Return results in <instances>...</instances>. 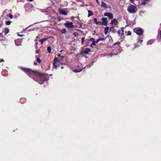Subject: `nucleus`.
<instances>
[{
	"instance_id": "9d476101",
	"label": "nucleus",
	"mask_w": 161,
	"mask_h": 161,
	"mask_svg": "<svg viewBox=\"0 0 161 161\" xmlns=\"http://www.w3.org/2000/svg\"><path fill=\"white\" fill-rule=\"evenodd\" d=\"M22 41L20 39H18L15 40V43L16 46H20L21 45Z\"/></svg>"
},
{
	"instance_id": "de8ad7c7",
	"label": "nucleus",
	"mask_w": 161,
	"mask_h": 161,
	"mask_svg": "<svg viewBox=\"0 0 161 161\" xmlns=\"http://www.w3.org/2000/svg\"><path fill=\"white\" fill-rule=\"evenodd\" d=\"M0 36H3V35H1L0 33Z\"/></svg>"
},
{
	"instance_id": "5701e85b",
	"label": "nucleus",
	"mask_w": 161,
	"mask_h": 161,
	"mask_svg": "<svg viewBox=\"0 0 161 161\" xmlns=\"http://www.w3.org/2000/svg\"><path fill=\"white\" fill-rule=\"evenodd\" d=\"M47 51L48 53H50L51 52V48L50 46H48L47 47Z\"/></svg>"
},
{
	"instance_id": "49530a36",
	"label": "nucleus",
	"mask_w": 161,
	"mask_h": 161,
	"mask_svg": "<svg viewBox=\"0 0 161 161\" xmlns=\"http://www.w3.org/2000/svg\"><path fill=\"white\" fill-rule=\"evenodd\" d=\"M92 45H93V44H92V43L91 44V46L92 47H92Z\"/></svg>"
},
{
	"instance_id": "f03ea898",
	"label": "nucleus",
	"mask_w": 161,
	"mask_h": 161,
	"mask_svg": "<svg viewBox=\"0 0 161 161\" xmlns=\"http://www.w3.org/2000/svg\"><path fill=\"white\" fill-rule=\"evenodd\" d=\"M101 20H102V22L97 21L96 18L93 19L94 22L97 25H100L106 26L107 25V18L103 17L102 19Z\"/></svg>"
},
{
	"instance_id": "1a4fd4ad",
	"label": "nucleus",
	"mask_w": 161,
	"mask_h": 161,
	"mask_svg": "<svg viewBox=\"0 0 161 161\" xmlns=\"http://www.w3.org/2000/svg\"><path fill=\"white\" fill-rule=\"evenodd\" d=\"M105 16H107L109 19H112L113 18V14L109 13H104Z\"/></svg>"
},
{
	"instance_id": "79ce46f5",
	"label": "nucleus",
	"mask_w": 161,
	"mask_h": 161,
	"mask_svg": "<svg viewBox=\"0 0 161 161\" xmlns=\"http://www.w3.org/2000/svg\"><path fill=\"white\" fill-rule=\"evenodd\" d=\"M84 41H81V44H83L84 43Z\"/></svg>"
},
{
	"instance_id": "39448f33",
	"label": "nucleus",
	"mask_w": 161,
	"mask_h": 161,
	"mask_svg": "<svg viewBox=\"0 0 161 161\" xmlns=\"http://www.w3.org/2000/svg\"><path fill=\"white\" fill-rule=\"evenodd\" d=\"M64 26L67 28H72L74 26L72 22L68 21L64 24Z\"/></svg>"
},
{
	"instance_id": "c85d7f7f",
	"label": "nucleus",
	"mask_w": 161,
	"mask_h": 161,
	"mask_svg": "<svg viewBox=\"0 0 161 161\" xmlns=\"http://www.w3.org/2000/svg\"><path fill=\"white\" fill-rule=\"evenodd\" d=\"M120 43V42H116L113 44V46H115L116 45H119Z\"/></svg>"
},
{
	"instance_id": "20e7f679",
	"label": "nucleus",
	"mask_w": 161,
	"mask_h": 161,
	"mask_svg": "<svg viewBox=\"0 0 161 161\" xmlns=\"http://www.w3.org/2000/svg\"><path fill=\"white\" fill-rule=\"evenodd\" d=\"M59 63V61L58 60L57 58L55 57L54 58V62L53 63V65L54 66V67L55 69H56L57 67H60L61 69H63L64 68L63 66H61L62 65H63V64L61 63L60 64H58Z\"/></svg>"
},
{
	"instance_id": "9b49d317",
	"label": "nucleus",
	"mask_w": 161,
	"mask_h": 161,
	"mask_svg": "<svg viewBox=\"0 0 161 161\" xmlns=\"http://www.w3.org/2000/svg\"><path fill=\"white\" fill-rule=\"evenodd\" d=\"M118 23V20L115 18L111 20L110 24L111 25H116Z\"/></svg>"
},
{
	"instance_id": "4468645a",
	"label": "nucleus",
	"mask_w": 161,
	"mask_h": 161,
	"mask_svg": "<svg viewBox=\"0 0 161 161\" xmlns=\"http://www.w3.org/2000/svg\"><path fill=\"white\" fill-rule=\"evenodd\" d=\"M48 38H43L42 39L40 40L39 42H41V44H43L44 42L47 40Z\"/></svg>"
},
{
	"instance_id": "72a5a7b5",
	"label": "nucleus",
	"mask_w": 161,
	"mask_h": 161,
	"mask_svg": "<svg viewBox=\"0 0 161 161\" xmlns=\"http://www.w3.org/2000/svg\"><path fill=\"white\" fill-rule=\"evenodd\" d=\"M9 17L11 18L12 19L13 17V15L11 14H9Z\"/></svg>"
},
{
	"instance_id": "6e6552de",
	"label": "nucleus",
	"mask_w": 161,
	"mask_h": 161,
	"mask_svg": "<svg viewBox=\"0 0 161 161\" xmlns=\"http://www.w3.org/2000/svg\"><path fill=\"white\" fill-rule=\"evenodd\" d=\"M67 8L62 9L61 10H59V12L60 14H63L64 15H66L68 14V11L66 10Z\"/></svg>"
},
{
	"instance_id": "09e8293b",
	"label": "nucleus",
	"mask_w": 161,
	"mask_h": 161,
	"mask_svg": "<svg viewBox=\"0 0 161 161\" xmlns=\"http://www.w3.org/2000/svg\"><path fill=\"white\" fill-rule=\"evenodd\" d=\"M38 36H37L36 37V38H38Z\"/></svg>"
},
{
	"instance_id": "423d86ee",
	"label": "nucleus",
	"mask_w": 161,
	"mask_h": 161,
	"mask_svg": "<svg viewBox=\"0 0 161 161\" xmlns=\"http://www.w3.org/2000/svg\"><path fill=\"white\" fill-rule=\"evenodd\" d=\"M134 31L139 36L142 35L143 33V31L141 28H136L134 29Z\"/></svg>"
},
{
	"instance_id": "b1692460",
	"label": "nucleus",
	"mask_w": 161,
	"mask_h": 161,
	"mask_svg": "<svg viewBox=\"0 0 161 161\" xmlns=\"http://www.w3.org/2000/svg\"><path fill=\"white\" fill-rule=\"evenodd\" d=\"M117 33L119 36H121V31L120 30H118L117 31Z\"/></svg>"
},
{
	"instance_id": "ddd939ff",
	"label": "nucleus",
	"mask_w": 161,
	"mask_h": 161,
	"mask_svg": "<svg viewBox=\"0 0 161 161\" xmlns=\"http://www.w3.org/2000/svg\"><path fill=\"white\" fill-rule=\"evenodd\" d=\"M101 7H102L104 8H108L107 6L106 3L103 2H102Z\"/></svg>"
},
{
	"instance_id": "dca6fc26",
	"label": "nucleus",
	"mask_w": 161,
	"mask_h": 161,
	"mask_svg": "<svg viewBox=\"0 0 161 161\" xmlns=\"http://www.w3.org/2000/svg\"><path fill=\"white\" fill-rule=\"evenodd\" d=\"M154 40L151 39L148 41L147 42V45H150L151 44L153 43H154Z\"/></svg>"
},
{
	"instance_id": "393cba45",
	"label": "nucleus",
	"mask_w": 161,
	"mask_h": 161,
	"mask_svg": "<svg viewBox=\"0 0 161 161\" xmlns=\"http://www.w3.org/2000/svg\"><path fill=\"white\" fill-rule=\"evenodd\" d=\"M11 21H7L5 22V24L7 25H9L11 24Z\"/></svg>"
},
{
	"instance_id": "8fccbe9b",
	"label": "nucleus",
	"mask_w": 161,
	"mask_h": 161,
	"mask_svg": "<svg viewBox=\"0 0 161 161\" xmlns=\"http://www.w3.org/2000/svg\"><path fill=\"white\" fill-rule=\"evenodd\" d=\"M38 52H37V51H36V53H37Z\"/></svg>"
},
{
	"instance_id": "c756f323",
	"label": "nucleus",
	"mask_w": 161,
	"mask_h": 161,
	"mask_svg": "<svg viewBox=\"0 0 161 161\" xmlns=\"http://www.w3.org/2000/svg\"><path fill=\"white\" fill-rule=\"evenodd\" d=\"M98 42H97V41H95V40L94 41L92 42V44H93V45H95L96 43H97Z\"/></svg>"
},
{
	"instance_id": "58836bf2",
	"label": "nucleus",
	"mask_w": 161,
	"mask_h": 161,
	"mask_svg": "<svg viewBox=\"0 0 161 161\" xmlns=\"http://www.w3.org/2000/svg\"><path fill=\"white\" fill-rule=\"evenodd\" d=\"M27 1L29 2H32L33 1V0H27Z\"/></svg>"
},
{
	"instance_id": "c9c22d12",
	"label": "nucleus",
	"mask_w": 161,
	"mask_h": 161,
	"mask_svg": "<svg viewBox=\"0 0 161 161\" xmlns=\"http://www.w3.org/2000/svg\"><path fill=\"white\" fill-rule=\"evenodd\" d=\"M138 42H140V43H141L143 42L142 40H139L137 41Z\"/></svg>"
},
{
	"instance_id": "a19ab883",
	"label": "nucleus",
	"mask_w": 161,
	"mask_h": 161,
	"mask_svg": "<svg viewBox=\"0 0 161 161\" xmlns=\"http://www.w3.org/2000/svg\"><path fill=\"white\" fill-rule=\"evenodd\" d=\"M96 2H97V3L98 4H99V1H98V0H96Z\"/></svg>"
},
{
	"instance_id": "473e14b6",
	"label": "nucleus",
	"mask_w": 161,
	"mask_h": 161,
	"mask_svg": "<svg viewBox=\"0 0 161 161\" xmlns=\"http://www.w3.org/2000/svg\"><path fill=\"white\" fill-rule=\"evenodd\" d=\"M38 43L37 42H36L35 43V48L36 49H37V45Z\"/></svg>"
},
{
	"instance_id": "f8f14e48",
	"label": "nucleus",
	"mask_w": 161,
	"mask_h": 161,
	"mask_svg": "<svg viewBox=\"0 0 161 161\" xmlns=\"http://www.w3.org/2000/svg\"><path fill=\"white\" fill-rule=\"evenodd\" d=\"M109 29V28L108 26H107L104 29V33L105 35L107 34Z\"/></svg>"
},
{
	"instance_id": "f704fd0d",
	"label": "nucleus",
	"mask_w": 161,
	"mask_h": 161,
	"mask_svg": "<svg viewBox=\"0 0 161 161\" xmlns=\"http://www.w3.org/2000/svg\"><path fill=\"white\" fill-rule=\"evenodd\" d=\"M77 35H78L77 33L76 32H75L73 33V35L75 36Z\"/></svg>"
},
{
	"instance_id": "a211bd4d",
	"label": "nucleus",
	"mask_w": 161,
	"mask_h": 161,
	"mask_svg": "<svg viewBox=\"0 0 161 161\" xmlns=\"http://www.w3.org/2000/svg\"><path fill=\"white\" fill-rule=\"evenodd\" d=\"M58 58H59V59L60 60H62L64 58V56H61L60 53L58 54Z\"/></svg>"
},
{
	"instance_id": "a878e982",
	"label": "nucleus",
	"mask_w": 161,
	"mask_h": 161,
	"mask_svg": "<svg viewBox=\"0 0 161 161\" xmlns=\"http://www.w3.org/2000/svg\"><path fill=\"white\" fill-rule=\"evenodd\" d=\"M36 60L37 62L39 64H40L41 62V60L40 58H36Z\"/></svg>"
},
{
	"instance_id": "0eeeda50",
	"label": "nucleus",
	"mask_w": 161,
	"mask_h": 161,
	"mask_svg": "<svg viewBox=\"0 0 161 161\" xmlns=\"http://www.w3.org/2000/svg\"><path fill=\"white\" fill-rule=\"evenodd\" d=\"M20 68L26 73H31L34 74L35 71V70H32L30 69L24 68L22 67H21Z\"/></svg>"
},
{
	"instance_id": "2f4dec72",
	"label": "nucleus",
	"mask_w": 161,
	"mask_h": 161,
	"mask_svg": "<svg viewBox=\"0 0 161 161\" xmlns=\"http://www.w3.org/2000/svg\"><path fill=\"white\" fill-rule=\"evenodd\" d=\"M94 41V39L92 38H90L89 39V41H92V42H93V41Z\"/></svg>"
},
{
	"instance_id": "a18cd8bd",
	"label": "nucleus",
	"mask_w": 161,
	"mask_h": 161,
	"mask_svg": "<svg viewBox=\"0 0 161 161\" xmlns=\"http://www.w3.org/2000/svg\"><path fill=\"white\" fill-rule=\"evenodd\" d=\"M130 0V1H131V2H132H132H133V0Z\"/></svg>"
},
{
	"instance_id": "2eb2a0df",
	"label": "nucleus",
	"mask_w": 161,
	"mask_h": 161,
	"mask_svg": "<svg viewBox=\"0 0 161 161\" xmlns=\"http://www.w3.org/2000/svg\"><path fill=\"white\" fill-rule=\"evenodd\" d=\"M91 51V50L89 48H86L85 50H84L83 52V53L85 54H87L88 53Z\"/></svg>"
},
{
	"instance_id": "412c9836",
	"label": "nucleus",
	"mask_w": 161,
	"mask_h": 161,
	"mask_svg": "<svg viewBox=\"0 0 161 161\" xmlns=\"http://www.w3.org/2000/svg\"><path fill=\"white\" fill-rule=\"evenodd\" d=\"M61 33L62 34L65 33L67 32V31L64 28L60 31Z\"/></svg>"
},
{
	"instance_id": "6ab92c4d",
	"label": "nucleus",
	"mask_w": 161,
	"mask_h": 161,
	"mask_svg": "<svg viewBox=\"0 0 161 161\" xmlns=\"http://www.w3.org/2000/svg\"><path fill=\"white\" fill-rule=\"evenodd\" d=\"M88 17H89L90 16H92L93 15V13L92 11H91L90 10H89L88 11Z\"/></svg>"
},
{
	"instance_id": "7c9ffc66",
	"label": "nucleus",
	"mask_w": 161,
	"mask_h": 161,
	"mask_svg": "<svg viewBox=\"0 0 161 161\" xmlns=\"http://www.w3.org/2000/svg\"><path fill=\"white\" fill-rule=\"evenodd\" d=\"M101 40L102 41H103V39L102 38H100L97 41V42H98Z\"/></svg>"
},
{
	"instance_id": "c03bdc74",
	"label": "nucleus",
	"mask_w": 161,
	"mask_h": 161,
	"mask_svg": "<svg viewBox=\"0 0 161 161\" xmlns=\"http://www.w3.org/2000/svg\"><path fill=\"white\" fill-rule=\"evenodd\" d=\"M144 1H148V0H143Z\"/></svg>"
},
{
	"instance_id": "ea45409f",
	"label": "nucleus",
	"mask_w": 161,
	"mask_h": 161,
	"mask_svg": "<svg viewBox=\"0 0 161 161\" xmlns=\"http://www.w3.org/2000/svg\"><path fill=\"white\" fill-rule=\"evenodd\" d=\"M34 64L35 65H37V63H36L35 62H34Z\"/></svg>"
},
{
	"instance_id": "37998d69",
	"label": "nucleus",
	"mask_w": 161,
	"mask_h": 161,
	"mask_svg": "<svg viewBox=\"0 0 161 161\" xmlns=\"http://www.w3.org/2000/svg\"><path fill=\"white\" fill-rule=\"evenodd\" d=\"M64 50H62L60 51V52L62 53L63 51Z\"/></svg>"
},
{
	"instance_id": "e433bc0d",
	"label": "nucleus",
	"mask_w": 161,
	"mask_h": 161,
	"mask_svg": "<svg viewBox=\"0 0 161 161\" xmlns=\"http://www.w3.org/2000/svg\"><path fill=\"white\" fill-rule=\"evenodd\" d=\"M85 40V37H82L81 38V41H84Z\"/></svg>"
},
{
	"instance_id": "aec40b11",
	"label": "nucleus",
	"mask_w": 161,
	"mask_h": 161,
	"mask_svg": "<svg viewBox=\"0 0 161 161\" xmlns=\"http://www.w3.org/2000/svg\"><path fill=\"white\" fill-rule=\"evenodd\" d=\"M114 26H112L111 27L110 29V31H112V32H113L114 33H115V30L114 29Z\"/></svg>"
},
{
	"instance_id": "f3484780",
	"label": "nucleus",
	"mask_w": 161,
	"mask_h": 161,
	"mask_svg": "<svg viewBox=\"0 0 161 161\" xmlns=\"http://www.w3.org/2000/svg\"><path fill=\"white\" fill-rule=\"evenodd\" d=\"M9 31V30L8 28H5L4 30L5 35H6Z\"/></svg>"
},
{
	"instance_id": "f257e3e1",
	"label": "nucleus",
	"mask_w": 161,
	"mask_h": 161,
	"mask_svg": "<svg viewBox=\"0 0 161 161\" xmlns=\"http://www.w3.org/2000/svg\"><path fill=\"white\" fill-rule=\"evenodd\" d=\"M34 74L37 77V81L40 84H43L45 80V77L44 75L36 71H35Z\"/></svg>"
},
{
	"instance_id": "7ed1b4c3",
	"label": "nucleus",
	"mask_w": 161,
	"mask_h": 161,
	"mask_svg": "<svg viewBox=\"0 0 161 161\" xmlns=\"http://www.w3.org/2000/svg\"><path fill=\"white\" fill-rule=\"evenodd\" d=\"M127 10L130 13H135L137 12V9L135 6L133 5H131L130 6L128 7Z\"/></svg>"
},
{
	"instance_id": "cd10ccee",
	"label": "nucleus",
	"mask_w": 161,
	"mask_h": 161,
	"mask_svg": "<svg viewBox=\"0 0 161 161\" xmlns=\"http://www.w3.org/2000/svg\"><path fill=\"white\" fill-rule=\"evenodd\" d=\"M131 34V33L130 31H128L127 32V34H126V35L128 36H130Z\"/></svg>"
},
{
	"instance_id": "bb28decb",
	"label": "nucleus",
	"mask_w": 161,
	"mask_h": 161,
	"mask_svg": "<svg viewBox=\"0 0 161 161\" xmlns=\"http://www.w3.org/2000/svg\"><path fill=\"white\" fill-rule=\"evenodd\" d=\"M125 28V27H122L121 28V29L120 31H122V33H121L122 36L124 34V29Z\"/></svg>"
},
{
	"instance_id": "4be33fe9",
	"label": "nucleus",
	"mask_w": 161,
	"mask_h": 161,
	"mask_svg": "<svg viewBox=\"0 0 161 161\" xmlns=\"http://www.w3.org/2000/svg\"><path fill=\"white\" fill-rule=\"evenodd\" d=\"M157 38L159 40L161 39V30L160 31V32L158 34V35L157 36Z\"/></svg>"
},
{
	"instance_id": "4c0bfd02",
	"label": "nucleus",
	"mask_w": 161,
	"mask_h": 161,
	"mask_svg": "<svg viewBox=\"0 0 161 161\" xmlns=\"http://www.w3.org/2000/svg\"><path fill=\"white\" fill-rule=\"evenodd\" d=\"M3 61H4V60L3 59H0V63Z\"/></svg>"
}]
</instances>
